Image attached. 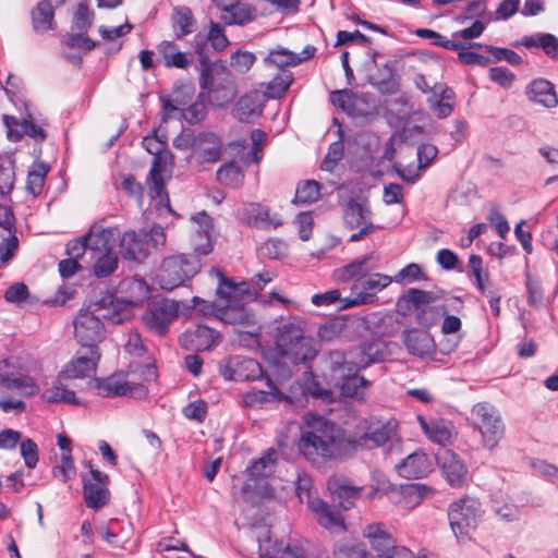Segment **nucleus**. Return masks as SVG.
<instances>
[{
	"label": "nucleus",
	"instance_id": "60",
	"mask_svg": "<svg viewBox=\"0 0 558 558\" xmlns=\"http://www.w3.org/2000/svg\"><path fill=\"white\" fill-rule=\"evenodd\" d=\"M86 32H80L78 34H66L62 37L61 43L71 49H82L85 52L93 50L96 47V43L85 35Z\"/></svg>",
	"mask_w": 558,
	"mask_h": 558
},
{
	"label": "nucleus",
	"instance_id": "52",
	"mask_svg": "<svg viewBox=\"0 0 558 558\" xmlns=\"http://www.w3.org/2000/svg\"><path fill=\"white\" fill-rule=\"evenodd\" d=\"M433 301H435V296L432 292L411 288L399 299L398 305H401L403 302L407 304L408 311L413 307L416 313L420 308L429 305Z\"/></svg>",
	"mask_w": 558,
	"mask_h": 558
},
{
	"label": "nucleus",
	"instance_id": "42",
	"mask_svg": "<svg viewBox=\"0 0 558 558\" xmlns=\"http://www.w3.org/2000/svg\"><path fill=\"white\" fill-rule=\"evenodd\" d=\"M181 94L191 98L193 94V87L191 85H185L183 83H175L173 86V99H170L167 96H160L159 99L161 101V121L167 123L169 119H171V114L178 110V107L173 104L185 105L187 101L181 97Z\"/></svg>",
	"mask_w": 558,
	"mask_h": 558
},
{
	"label": "nucleus",
	"instance_id": "48",
	"mask_svg": "<svg viewBox=\"0 0 558 558\" xmlns=\"http://www.w3.org/2000/svg\"><path fill=\"white\" fill-rule=\"evenodd\" d=\"M448 311L449 307L445 304L427 305L415 313V323L423 328L422 330H428L438 325Z\"/></svg>",
	"mask_w": 558,
	"mask_h": 558
},
{
	"label": "nucleus",
	"instance_id": "39",
	"mask_svg": "<svg viewBox=\"0 0 558 558\" xmlns=\"http://www.w3.org/2000/svg\"><path fill=\"white\" fill-rule=\"evenodd\" d=\"M108 239L105 238V245L100 244V251H96L94 255L99 254L95 257V264L93 272L97 278H106L112 275L117 268L119 258L116 252L107 245Z\"/></svg>",
	"mask_w": 558,
	"mask_h": 558
},
{
	"label": "nucleus",
	"instance_id": "45",
	"mask_svg": "<svg viewBox=\"0 0 558 558\" xmlns=\"http://www.w3.org/2000/svg\"><path fill=\"white\" fill-rule=\"evenodd\" d=\"M208 37L203 33H197L192 41L194 53L198 59L197 70L202 74V84L206 83V76L210 69L214 68L213 61L208 56Z\"/></svg>",
	"mask_w": 558,
	"mask_h": 558
},
{
	"label": "nucleus",
	"instance_id": "3",
	"mask_svg": "<svg viewBox=\"0 0 558 558\" xmlns=\"http://www.w3.org/2000/svg\"><path fill=\"white\" fill-rule=\"evenodd\" d=\"M275 347L283 361L294 365L305 364L317 355L316 341L304 335L300 323L286 322L277 327Z\"/></svg>",
	"mask_w": 558,
	"mask_h": 558
},
{
	"label": "nucleus",
	"instance_id": "24",
	"mask_svg": "<svg viewBox=\"0 0 558 558\" xmlns=\"http://www.w3.org/2000/svg\"><path fill=\"white\" fill-rule=\"evenodd\" d=\"M526 98L544 108H555L558 106V95L555 85L543 77L532 80L525 87Z\"/></svg>",
	"mask_w": 558,
	"mask_h": 558
},
{
	"label": "nucleus",
	"instance_id": "62",
	"mask_svg": "<svg viewBox=\"0 0 558 558\" xmlns=\"http://www.w3.org/2000/svg\"><path fill=\"white\" fill-rule=\"evenodd\" d=\"M14 168L13 163L8 160L0 158V194L7 195L9 194L14 185Z\"/></svg>",
	"mask_w": 558,
	"mask_h": 558
},
{
	"label": "nucleus",
	"instance_id": "17",
	"mask_svg": "<svg viewBox=\"0 0 558 558\" xmlns=\"http://www.w3.org/2000/svg\"><path fill=\"white\" fill-rule=\"evenodd\" d=\"M197 138L192 153L197 163H215L221 159L223 143L220 136L210 131H202L197 133Z\"/></svg>",
	"mask_w": 558,
	"mask_h": 558
},
{
	"label": "nucleus",
	"instance_id": "51",
	"mask_svg": "<svg viewBox=\"0 0 558 558\" xmlns=\"http://www.w3.org/2000/svg\"><path fill=\"white\" fill-rule=\"evenodd\" d=\"M320 184L315 180L300 182L292 199L294 205H308L317 202L320 197Z\"/></svg>",
	"mask_w": 558,
	"mask_h": 558
},
{
	"label": "nucleus",
	"instance_id": "26",
	"mask_svg": "<svg viewBox=\"0 0 558 558\" xmlns=\"http://www.w3.org/2000/svg\"><path fill=\"white\" fill-rule=\"evenodd\" d=\"M391 281V277L381 274H374L368 278H364L360 283L354 284V289L361 287L362 291L356 293V295L353 299H345V307L373 303L376 299V295L373 293H368L366 291L383 290L384 288L389 286Z\"/></svg>",
	"mask_w": 558,
	"mask_h": 558
},
{
	"label": "nucleus",
	"instance_id": "64",
	"mask_svg": "<svg viewBox=\"0 0 558 558\" xmlns=\"http://www.w3.org/2000/svg\"><path fill=\"white\" fill-rule=\"evenodd\" d=\"M206 114V104L203 100H196L182 110L183 119L191 125L201 123Z\"/></svg>",
	"mask_w": 558,
	"mask_h": 558
},
{
	"label": "nucleus",
	"instance_id": "32",
	"mask_svg": "<svg viewBox=\"0 0 558 558\" xmlns=\"http://www.w3.org/2000/svg\"><path fill=\"white\" fill-rule=\"evenodd\" d=\"M429 460L423 451H414L397 465L398 473L404 478H422L430 471Z\"/></svg>",
	"mask_w": 558,
	"mask_h": 558
},
{
	"label": "nucleus",
	"instance_id": "5",
	"mask_svg": "<svg viewBox=\"0 0 558 558\" xmlns=\"http://www.w3.org/2000/svg\"><path fill=\"white\" fill-rule=\"evenodd\" d=\"M357 429L361 430V433L356 432L348 436L349 445L352 447L349 450L350 458L360 449L372 450L389 444L387 450L391 451L395 442L397 446L400 444L399 439H395V432L389 424H374L364 420L357 425Z\"/></svg>",
	"mask_w": 558,
	"mask_h": 558
},
{
	"label": "nucleus",
	"instance_id": "58",
	"mask_svg": "<svg viewBox=\"0 0 558 558\" xmlns=\"http://www.w3.org/2000/svg\"><path fill=\"white\" fill-rule=\"evenodd\" d=\"M93 21L94 11L89 10L86 1L80 2L73 16L72 28L78 32H87L90 28Z\"/></svg>",
	"mask_w": 558,
	"mask_h": 558
},
{
	"label": "nucleus",
	"instance_id": "2",
	"mask_svg": "<svg viewBox=\"0 0 558 558\" xmlns=\"http://www.w3.org/2000/svg\"><path fill=\"white\" fill-rule=\"evenodd\" d=\"M120 303L114 294L107 292L87 308H82L74 319V335L81 347L99 349V343L106 337L101 318L116 325L125 320V315L119 312Z\"/></svg>",
	"mask_w": 558,
	"mask_h": 558
},
{
	"label": "nucleus",
	"instance_id": "19",
	"mask_svg": "<svg viewBox=\"0 0 558 558\" xmlns=\"http://www.w3.org/2000/svg\"><path fill=\"white\" fill-rule=\"evenodd\" d=\"M241 219L250 227L268 230L278 228L283 221L279 214H270V209L260 203H247L241 209Z\"/></svg>",
	"mask_w": 558,
	"mask_h": 558
},
{
	"label": "nucleus",
	"instance_id": "4",
	"mask_svg": "<svg viewBox=\"0 0 558 558\" xmlns=\"http://www.w3.org/2000/svg\"><path fill=\"white\" fill-rule=\"evenodd\" d=\"M201 255L175 254L162 259L157 272L159 287L165 291H172L178 287L185 286L195 277L201 268Z\"/></svg>",
	"mask_w": 558,
	"mask_h": 558
},
{
	"label": "nucleus",
	"instance_id": "6",
	"mask_svg": "<svg viewBox=\"0 0 558 558\" xmlns=\"http://www.w3.org/2000/svg\"><path fill=\"white\" fill-rule=\"evenodd\" d=\"M473 427L482 437V445L493 450L497 447L505 435V424L497 409L487 403L480 402L471 410Z\"/></svg>",
	"mask_w": 558,
	"mask_h": 558
},
{
	"label": "nucleus",
	"instance_id": "46",
	"mask_svg": "<svg viewBox=\"0 0 558 558\" xmlns=\"http://www.w3.org/2000/svg\"><path fill=\"white\" fill-rule=\"evenodd\" d=\"M360 353L362 355L360 362L363 364V367H366L372 363L381 362L386 359L387 345L384 340L373 338L360 345Z\"/></svg>",
	"mask_w": 558,
	"mask_h": 558
},
{
	"label": "nucleus",
	"instance_id": "61",
	"mask_svg": "<svg viewBox=\"0 0 558 558\" xmlns=\"http://www.w3.org/2000/svg\"><path fill=\"white\" fill-rule=\"evenodd\" d=\"M256 57L253 52L238 49L230 57V65L239 73H246L254 64Z\"/></svg>",
	"mask_w": 558,
	"mask_h": 558
},
{
	"label": "nucleus",
	"instance_id": "1",
	"mask_svg": "<svg viewBox=\"0 0 558 558\" xmlns=\"http://www.w3.org/2000/svg\"><path fill=\"white\" fill-rule=\"evenodd\" d=\"M345 432L336 423L317 417L315 422L302 430L299 450L304 458L316 468L332 461L350 458Z\"/></svg>",
	"mask_w": 558,
	"mask_h": 558
},
{
	"label": "nucleus",
	"instance_id": "7",
	"mask_svg": "<svg viewBox=\"0 0 558 558\" xmlns=\"http://www.w3.org/2000/svg\"><path fill=\"white\" fill-rule=\"evenodd\" d=\"M330 368L333 373H339L336 386L340 389L342 396L363 399L364 389L369 381L363 376H359V366L349 361L347 354L340 351L330 353Z\"/></svg>",
	"mask_w": 558,
	"mask_h": 558
},
{
	"label": "nucleus",
	"instance_id": "40",
	"mask_svg": "<svg viewBox=\"0 0 558 558\" xmlns=\"http://www.w3.org/2000/svg\"><path fill=\"white\" fill-rule=\"evenodd\" d=\"M262 111L260 96L253 92L239 98L233 108V117L240 122H248L251 118L262 114Z\"/></svg>",
	"mask_w": 558,
	"mask_h": 558
},
{
	"label": "nucleus",
	"instance_id": "54",
	"mask_svg": "<svg viewBox=\"0 0 558 558\" xmlns=\"http://www.w3.org/2000/svg\"><path fill=\"white\" fill-rule=\"evenodd\" d=\"M264 62L268 66H277L283 71L287 66H296L295 52L287 48L278 47L269 51Z\"/></svg>",
	"mask_w": 558,
	"mask_h": 558
},
{
	"label": "nucleus",
	"instance_id": "16",
	"mask_svg": "<svg viewBox=\"0 0 558 558\" xmlns=\"http://www.w3.org/2000/svg\"><path fill=\"white\" fill-rule=\"evenodd\" d=\"M220 341V333L206 325H195L180 337V343L186 350L195 352L210 350Z\"/></svg>",
	"mask_w": 558,
	"mask_h": 558
},
{
	"label": "nucleus",
	"instance_id": "55",
	"mask_svg": "<svg viewBox=\"0 0 558 558\" xmlns=\"http://www.w3.org/2000/svg\"><path fill=\"white\" fill-rule=\"evenodd\" d=\"M426 489L427 487L425 485L418 483L401 485L399 488L401 496L399 502H403L404 507L413 508L421 504Z\"/></svg>",
	"mask_w": 558,
	"mask_h": 558
},
{
	"label": "nucleus",
	"instance_id": "23",
	"mask_svg": "<svg viewBox=\"0 0 558 558\" xmlns=\"http://www.w3.org/2000/svg\"><path fill=\"white\" fill-rule=\"evenodd\" d=\"M218 319L229 325L253 326L256 324L255 314L247 306L245 298L219 306Z\"/></svg>",
	"mask_w": 558,
	"mask_h": 558
},
{
	"label": "nucleus",
	"instance_id": "15",
	"mask_svg": "<svg viewBox=\"0 0 558 558\" xmlns=\"http://www.w3.org/2000/svg\"><path fill=\"white\" fill-rule=\"evenodd\" d=\"M436 461L450 486L461 487L465 483L468 468L459 454L450 449L441 448L436 453Z\"/></svg>",
	"mask_w": 558,
	"mask_h": 558
},
{
	"label": "nucleus",
	"instance_id": "47",
	"mask_svg": "<svg viewBox=\"0 0 558 558\" xmlns=\"http://www.w3.org/2000/svg\"><path fill=\"white\" fill-rule=\"evenodd\" d=\"M372 259L373 255H365L347 264L341 269V278L344 280H355L360 283L371 270L376 268L375 265L368 266Z\"/></svg>",
	"mask_w": 558,
	"mask_h": 558
},
{
	"label": "nucleus",
	"instance_id": "14",
	"mask_svg": "<svg viewBox=\"0 0 558 558\" xmlns=\"http://www.w3.org/2000/svg\"><path fill=\"white\" fill-rule=\"evenodd\" d=\"M99 360V349L81 347L75 357L60 372V376L65 379L89 377L92 374L96 373Z\"/></svg>",
	"mask_w": 558,
	"mask_h": 558
},
{
	"label": "nucleus",
	"instance_id": "12",
	"mask_svg": "<svg viewBox=\"0 0 558 558\" xmlns=\"http://www.w3.org/2000/svg\"><path fill=\"white\" fill-rule=\"evenodd\" d=\"M87 465L90 471L82 477L84 500L88 508L100 509L109 502V476L94 469L92 462H88Z\"/></svg>",
	"mask_w": 558,
	"mask_h": 558
},
{
	"label": "nucleus",
	"instance_id": "34",
	"mask_svg": "<svg viewBox=\"0 0 558 558\" xmlns=\"http://www.w3.org/2000/svg\"><path fill=\"white\" fill-rule=\"evenodd\" d=\"M158 51L163 58L166 68L186 69L194 60V53L180 51L179 46L173 40L161 41Z\"/></svg>",
	"mask_w": 558,
	"mask_h": 558
},
{
	"label": "nucleus",
	"instance_id": "8",
	"mask_svg": "<svg viewBox=\"0 0 558 558\" xmlns=\"http://www.w3.org/2000/svg\"><path fill=\"white\" fill-rule=\"evenodd\" d=\"M480 502L471 497H462L450 504L448 520L450 527L458 539L470 536L477 526L481 515Z\"/></svg>",
	"mask_w": 558,
	"mask_h": 558
},
{
	"label": "nucleus",
	"instance_id": "21",
	"mask_svg": "<svg viewBox=\"0 0 558 558\" xmlns=\"http://www.w3.org/2000/svg\"><path fill=\"white\" fill-rule=\"evenodd\" d=\"M402 341L411 355L424 359L436 352V343L427 330L412 328L404 330Z\"/></svg>",
	"mask_w": 558,
	"mask_h": 558
},
{
	"label": "nucleus",
	"instance_id": "63",
	"mask_svg": "<svg viewBox=\"0 0 558 558\" xmlns=\"http://www.w3.org/2000/svg\"><path fill=\"white\" fill-rule=\"evenodd\" d=\"M182 413L190 421L203 423L206 420L208 407L204 400L199 399L186 404L182 409Z\"/></svg>",
	"mask_w": 558,
	"mask_h": 558
},
{
	"label": "nucleus",
	"instance_id": "53",
	"mask_svg": "<svg viewBox=\"0 0 558 558\" xmlns=\"http://www.w3.org/2000/svg\"><path fill=\"white\" fill-rule=\"evenodd\" d=\"M365 544L354 541L338 542L333 548V558H369Z\"/></svg>",
	"mask_w": 558,
	"mask_h": 558
},
{
	"label": "nucleus",
	"instance_id": "28",
	"mask_svg": "<svg viewBox=\"0 0 558 558\" xmlns=\"http://www.w3.org/2000/svg\"><path fill=\"white\" fill-rule=\"evenodd\" d=\"M121 292L125 291L128 294L118 299L114 295L116 302L120 303L119 312L123 314L125 306H136L141 304L148 296V286L144 279L132 277L124 279L119 286Z\"/></svg>",
	"mask_w": 558,
	"mask_h": 558
},
{
	"label": "nucleus",
	"instance_id": "22",
	"mask_svg": "<svg viewBox=\"0 0 558 558\" xmlns=\"http://www.w3.org/2000/svg\"><path fill=\"white\" fill-rule=\"evenodd\" d=\"M372 216L369 202L364 196L350 197L343 207V221L351 230L373 223Z\"/></svg>",
	"mask_w": 558,
	"mask_h": 558
},
{
	"label": "nucleus",
	"instance_id": "25",
	"mask_svg": "<svg viewBox=\"0 0 558 558\" xmlns=\"http://www.w3.org/2000/svg\"><path fill=\"white\" fill-rule=\"evenodd\" d=\"M266 385L268 390L252 389L245 392L242 397L243 404L246 408H263L266 403L291 401L290 397L280 391L276 383L268 376L266 377Z\"/></svg>",
	"mask_w": 558,
	"mask_h": 558
},
{
	"label": "nucleus",
	"instance_id": "50",
	"mask_svg": "<svg viewBox=\"0 0 558 558\" xmlns=\"http://www.w3.org/2000/svg\"><path fill=\"white\" fill-rule=\"evenodd\" d=\"M49 170V166L45 162H36L33 165L26 180V190L29 194L35 197L41 194Z\"/></svg>",
	"mask_w": 558,
	"mask_h": 558
},
{
	"label": "nucleus",
	"instance_id": "37",
	"mask_svg": "<svg viewBox=\"0 0 558 558\" xmlns=\"http://www.w3.org/2000/svg\"><path fill=\"white\" fill-rule=\"evenodd\" d=\"M277 450L275 448H269L262 454V457L256 460H252L245 470L248 480L257 482L270 476L277 462Z\"/></svg>",
	"mask_w": 558,
	"mask_h": 558
},
{
	"label": "nucleus",
	"instance_id": "36",
	"mask_svg": "<svg viewBox=\"0 0 558 558\" xmlns=\"http://www.w3.org/2000/svg\"><path fill=\"white\" fill-rule=\"evenodd\" d=\"M171 26L175 39H182L196 31L197 21L189 7L179 5L172 10Z\"/></svg>",
	"mask_w": 558,
	"mask_h": 558
},
{
	"label": "nucleus",
	"instance_id": "10",
	"mask_svg": "<svg viewBox=\"0 0 558 558\" xmlns=\"http://www.w3.org/2000/svg\"><path fill=\"white\" fill-rule=\"evenodd\" d=\"M201 95L206 94L209 101L217 107L225 106L233 100L236 95L234 82L230 78V73H214L210 69L206 76V83L202 84V74H199Z\"/></svg>",
	"mask_w": 558,
	"mask_h": 558
},
{
	"label": "nucleus",
	"instance_id": "11",
	"mask_svg": "<svg viewBox=\"0 0 558 558\" xmlns=\"http://www.w3.org/2000/svg\"><path fill=\"white\" fill-rule=\"evenodd\" d=\"M220 375L226 380L254 381L265 377L259 362L242 355L229 356L219 368Z\"/></svg>",
	"mask_w": 558,
	"mask_h": 558
},
{
	"label": "nucleus",
	"instance_id": "27",
	"mask_svg": "<svg viewBox=\"0 0 558 558\" xmlns=\"http://www.w3.org/2000/svg\"><path fill=\"white\" fill-rule=\"evenodd\" d=\"M192 220L197 225L195 236L201 241L194 245V253L206 256L214 250V219L203 210L192 216Z\"/></svg>",
	"mask_w": 558,
	"mask_h": 558
},
{
	"label": "nucleus",
	"instance_id": "43",
	"mask_svg": "<svg viewBox=\"0 0 558 558\" xmlns=\"http://www.w3.org/2000/svg\"><path fill=\"white\" fill-rule=\"evenodd\" d=\"M162 169L160 166L159 158H154L153 165L150 167L149 173L146 178V185L148 190V194L151 199L160 198V201H166L169 205V195L166 190L165 181L162 178Z\"/></svg>",
	"mask_w": 558,
	"mask_h": 558
},
{
	"label": "nucleus",
	"instance_id": "9",
	"mask_svg": "<svg viewBox=\"0 0 558 558\" xmlns=\"http://www.w3.org/2000/svg\"><path fill=\"white\" fill-rule=\"evenodd\" d=\"M95 388L104 398L129 396L143 399L148 396V388L142 383L130 381L125 374L114 373L105 378L95 379Z\"/></svg>",
	"mask_w": 558,
	"mask_h": 558
},
{
	"label": "nucleus",
	"instance_id": "20",
	"mask_svg": "<svg viewBox=\"0 0 558 558\" xmlns=\"http://www.w3.org/2000/svg\"><path fill=\"white\" fill-rule=\"evenodd\" d=\"M362 534L375 551L376 558H387L389 551L393 550L396 538L385 523H369L363 527Z\"/></svg>",
	"mask_w": 558,
	"mask_h": 558
},
{
	"label": "nucleus",
	"instance_id": "13",
	"mask_svg": "<svg viewBox=\"0 0 558 558\" xmlns=\"http://www.w3.org/2000/svg\"><path fill=\"white\" fill-rule=\"evenodd\" d=\"M179 302L163 299L150 305L143 314L142 319L151 331L165 335L169 324L177 318Z\"/></svg>",
	"mask_w": 558,
	"mask_h": 558
},
{
	"label": "nucleus",
	"instance_id": "31",
	"mask_svg": "<svg viewBox=\"0 0 558 558\" xmlns=\"http://www.w3.org/2000/svg\"><path fill=\"white\" fill-rule=\"evenodd\" d=\"M417 421L424 434L435 444L446 448L451 442L450 423L444 418H432L427 421L424 416L418 415Z\"/></svg>",
	"mask_w": 558,
	"mask_h": 558
},
{
	"label": "nucleus",
	"instance_id": "59",
	"mask_svg": "<svg viewBox=\"0 0 558 558\" xmlns=\"http://www.w3.org/2000/svg\"><path fill=\"white\" fill-rule=\"evenodd\" d=\"M344 145L342 140L331 143L328 147L327 155L322 161L320 169L324 171L332 172L338 162L343 158Z\"/></svg>",
	"mask_w": 558,
	"mask_h": 558
},
{
	"label": "nucleus",
	"instance_id": "41",
	"mask_svg": "<svg viewBox=\"0 0 558 558\" xmlns=\"http://www.w3.org/2000/svg\"><path fill=\"white\" fill-rule=\"evenodd\" d=\"M33 28L38 34H44L54 28V9L50 0H41L32 10Z\"/></svg>",
	"mask_w": 558,
	"mask_h": 558
},
{
	"label": "nucleus",
	"instance_id": "49",
	"mask_svg": "<svg viewBox=\"0 0 558 558\" xmlns=\"http://www.w3.org/2000/svg\"><path fill=\"white\" fill-rule=\"evenodd\" d=\"M217 180L231 189H239L244 182V172L234 161L221 165L216 172Z\"/></svg>",
	"mask_w": 558,
	"mask_h": 558
},
{
	"label": "nucleus",
	"instance_id": "44",
	"mask_svg": "<svg viewBox=\"0 0 558 558\" xmlns=\"http://www.w3.org/2000/svg\"><path fill=\"white\" fill-rule=\"evenodd\" d=\"M61 378L62 377L59 375L52 385L44 390L41 395L43 400L48 403L62 402L74 405L82 404V402L76 398L75 392L63 385Z\"/></svg>",
	"mask_w": 558,
	"mask_h": 558
},
{
	"label": "nucleus",
	"instance_id": "38",
	"mask_svg": "<svg viewBox=\"0 0 558 558\" xmlns=\"http://www.w3.org/2000/svg\"><path fill=\"white\" fill-rule=\"evenodd\" d=\"M211 271L219 278L216 296L220 304L231 303L232 301L248 296L247 290L243 289L241 284H238L231 278L226 277L219 268H213Z\"/></svg>",
	"mask_w": 558,
	"mask_h": 558
},
{
	"label": "nucleus",
	"instance_id": "33",
	"mask_svg": "<svg viewBox=\"0 0 558 558\" xmlns=\"http://www.w3.org/2000/svg\"><path fill=\"white\" fill-rule=\"evenodd\" d=\"M107 231H101L97 234H93L92 231L85 235L71 240L66 244V255L71 258L78 260L89 248L93 253L100 251V244L105 245V238Z\"/></svg>",
	"mask_w": 558,
	"mask_h": 558
},
{
	"label": "nucleus",
	"instance_id": "30",
	"mask_svg": "<svg viewBox=\"0 0 558 558\" xmlns=\"http://www.w3.org/2000/svg\"><path fill=\"white\" fill-rule=\"evenodd\" d=\"M308 509L314 513L316 521L323 527L330 531L345 530L343 518L340 513L332 510L326 501L315 498L313 501H310Z\"/></svg>",
	"mask_w": 558,
	"mask_h": 558
},
{
	"label": "nucleus",
	"instance_id": "35",
	"mask_svg": "<svg viewBox=\"0 0 558 558\" xmlns=\"http://www.w3.org/2000/svg\"><path fill=\"white\" fill-rule=\"evenodd\" d=\"M513 46H523L530 48H541L546 57L551 60L558 61V37L550 33H535L530 36H524L521 41H517Z\"/></svg>",
	"mask_w": 558,
	"mask_h": 558
},
{
	"label": "nucleus",
	"instance_id": "57",
	"mask_svg": "<svg viewBox=\"0 0 558 558\" xmlns=\"http://www.w3.org/2000/svg\"><path fill=\"white\" fill-rule=\"evenodd\" d=\"M415 35L421 38H427L432 40V44L437 47L445 48L447 50H460L463 48V44L454 40L445 38L441 34L429 28H417Z\"/></svg>",
	"mask_w": 558,
	"mask_h": 558
},
{
	"label": "nucleus",
	"instance_id": "29",
	"mask_svg": "<svg viewBox=\"0 0 558 558\" xmlns=\"http://www.w3.org/2000/svg\"><path fill=\"white\" fill-rule=\"evenodd\" d=\"M119 246L122 257L129 260L142 262L149 254L143 233L133 230L124 232Z\"/></svg>",
	"mask_w": 558,
	"mask_h": 558
},
{
	"label": "nucleus",
	"instance_id": "18",
	"mask_svg": "<svg viewBox=\"0 0 558 558\" xmlns=\"http://www.w3.org/2000/svg\"><path fill=\"white\" fill-rule=\"evenodd\" d=\"M333 504L342 510L351 509L361 498L363 486H354L344 477L332 476L327 482Z\"/></svg>",
	"mask_w": 558,
	"mask_h": 558
},
{
	"label": "nucleus",
	"instance_id": "56",
	"mask_svg": "<svg viewBox=\"0 0 558 558\" xmlns=\"http://www.w3.org/2000/svg\"><path fill=\"white\" fill-rule=\"evenodd\" d=\"M293 74L290 71L283 70L268 83L267 94L271 98L283 97L293 83Z\"/></svg>",
	"mask_w": 558,
	"mask_h": 558
}]
</instances>
